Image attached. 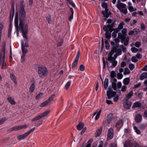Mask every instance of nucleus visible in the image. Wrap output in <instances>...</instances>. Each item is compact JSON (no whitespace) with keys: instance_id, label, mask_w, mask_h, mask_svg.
<instances>
[{"instance_id":"nucleus-1","label":"nucleus","mask_w":147,"mask_h":147,"mask_svg":"<svg viewBox=\"0 0 147 147\" xmlns=\"http://www.w3.org/2000/svg\"><path fill=\"white\" fill-rule=\"evenodd\" d=\"M122 54L121 50L120 49H117L113 47L111 49L107 55V60L112 63L111 65L107 62V65L108 67H115L117 64V61H115L117 56L120 55Z\"/></svg>"},{"instance_id":"nucleus-2","label":"nucleus","mask_w":147,"mask_h":147,"mask_svg":"<svg viewBox=\"0 0 147 147\" xmlns=\"http://www.w3.org/2000/svg\"><path fill=\"white\" fill-rule=\"evenodd\" d=\"M19 26L20 29L22 32L23 36L26 39V40L25 39L24 40V41H25V42L24 41L22 42L21 44L22 47H28V45L26 40L28 39V37L26 35V34L28 31V25L27 24H24L20 20Z\"/></svg>"},{"instance_id":"nucleus-3","label":"nucleus","mask_w":147,"mask_h":147,"mask_svg":"<svg viewBox=\"0 0 147 147\" xmlns=\"http://www.w3.org/2000/svg\"><path fill=\"white\" fill-rule=\"evenodd\" d=\"M127 30L126 28L123 29L122 31V33L119 32L118 34V38L121 39V41L123 43L124 45L126 46L128 45L129 40V37H126Z\"/></svg>"},{"instance_id":"nucleus-4","label":"nucleus","mask_w":147,"mask_h":147,"mask_svg":"<svg viewBox=\"0 0 147 147\" xmlns=\"http://www.w3.org/2000/svg\"><path fill=\"white\" fill-rule=\"evenodd\" d=\"M37 72L39 76L41 78H44L48 73L47 68L42 65L38 66Z\"/></svg>"},{"instance_id":"nucleus-5","label":"nucleus","mask_w":147,"mask_h":147,"mask_svg":"<svg viewBox=\"0 0 147 147\" xmlns=\"http://www.w3.org/2000/svg\"><path fill=\"white\" fill-rule=\"evenodd\" d=\"M117 3L116 6L117 8L121 13L124 14H126L127 13V9L126 7V5L121 3L120 1H118Z\"/></svg>"},{"instance_id":"nucleus-6","label":"nucleus","mask_w":147,"mask_h":147,"mask_svg":"<svg viewBox=\"0 0 147 147\" xmlns=\"http://www.w3.org/2000/svg\"><path fill=\"white\" fill-rule=\"evenodd\" d=\"M1 54L0 55V66L2 65V69H6V63H5V49L3 47L1 49Z\"/></svg>"},{"instance_id":"nucleus-7","label":"nucleus","mask_w":147,"mask_h":147,"mask_svg":"<svg viewBox=\"0 0 147 147\" xmlns=\"http://www.w3.org/2000/svg\"><path fill=\"white\" fill-rule=\"evenodd\" d=\"M50 111L47 110L42 113H40L37 116L32 119V121H35L44 117L47 116L50 113Z\"/></svg>"},{"instance_id":"nucleus-8","label":"nucleus","mask_w":147,"mask_h":147,"mask_svg":"<svg viewBox=\"0 0 147 147\" xmlns=\"http://www.w3.org/2000/svg\"><path fill=\"white\" fill-rule=\"evenodd\" d=\"M114 22L112 23L111 24H108L107 26H104L103 30L106 32H112L114 30L113 27L114 26Z\"/></svg>"},{"instance_id":"nucleus-9","label":"nucleus","mask_w":147,"mask_h":147,"mask_svg":"<svg viewBox=\"0 0 147 147\" xmlns=\"http://www.w3.org/2000/svg\"><path fill=\"white\" fill-rule=\"evenodd\" d=\"M27 127V126L26 125L14 126L11 128V131L19 130L23 128H26Z\"/></svg>"},{"instance_id":"nucleus-10","label":"nucleus","mask_w":147,"mask_h":147,"mask_svg":"<svg viewBox=\"0 0 147 147\" xmlns=\"http://www.w3.org/2000/svg\"><path fill=\"white\" fill-rule=\"evenodd\" d=\"M80 55V52L78 51L77 52L76 57L72 63V68H74L76 66L79 59Z\"/></svg>"},{"instance_id":"nucleus-11","label":"nucleus","mask_w":147,"mask_h":147,"mask_svg":"<svg viewBox=\"0 0 147 147\" xmlns=\"http://www.w3.org/2000/svg\"><path fill=\"white\" fill-rule=\"evenodd\" d=\"M113 135V129L112 128H110L108 130L107 139L109 140L111 139Z\"/></svg>"},{"instance_id":"nucleus-12","label":"nucleus","mask_w":147,"mask_h":147,"mask_svg":"<svg viewBox=\"0 0 147 147\" xmlns=\"http://www.w3.org/2000/svg\"><path fill=\"white\" fill-rule=\"evenodd\" d=\"M116 94V92L111 90L107 91V95L109 99L112 98Z\"/></svg>"},{"instance_id":"nucleus-13","label":"nucleus","mask_w":147,"mask_h":147,"mask_svg":"<svg viewBox=\"0 0 147 147\" xmlns=\"http://www.w3.org/2000/svg\"><path fill=\"white\" fill-rule=\"evenodd\" d=\"M20 16L21 17L24 19L25 16V12L24 11V8L23 6L21 7L19 11Z\"/></svg>"},{"instance_id":"nucleus-14","label":"nucleus","mask_w":147,"mask_h":147,"mask_svg":"<svg viewBox=\"0 0 147 147\" xmlns=\"http://www.w3.org/2000/svg\"><path fill=\"white\" fill-rule=\"evenodd\" d=\"M10 77L11 80L13 81L15 84L14 86L16 87L17 84V82L15 76L13 74L11 73L10 74Z\"/></svg>"},{"instance_id":"nucleus-15","label":"nucleus","mask_w":147,"mask_h":147,"mask_svg":"<svg viewBox=\"0 0 147 147\" xmlns=\"http://www.w3.org/2000/svg\"><path fill=\"white\" fill-rule=\"evenodd\" d=\"M131 105V102L127 100L124 103L123 106L125 108L127 109H129L130 108Z\"/></svg>"},{"instance_id":"nucleus-16","label":"nucleus","mask_w":147,"mask_h":147,"mask_svg":"<svg viewBox=\"0 0 147 147\" xmlns=\"http://www.w3.org/2000/svg\"><path fill=\"white\" fill-rule=\"evenodd\" d=\"M28 134L27 132L25 133L22 134V135H19L17 136V138L20 140L22 139H24L26 138L28 136Z\"/></svg>"},{"instance_id":"nucleus-17","label":"nucleus","mask_w":147,"mask_h":147,"mask_svg":"<svg viewBox=\"0 0 147 147\" xmlns=\"http://www.w3.org/2000/svg\"><path fill=\"white\" fill-rule=\"evenodd\" d=\"M14 7L12 6L11 7V11L10 13V20L11 21V20H13V17L14 16Z\"/></svg>"},{"instance_id":"nucleus-18","label":"nucleus","mask_w":147,"mask_h":147,"mask_svg":"<svg viewBox=\"0 0 147 147\" xmlns=\"http://www.w3.org/2000/svg\"><path fill=\"white\" fill-rule=\"evenodd\" d=\"M7 100L11 105H15L16 104V102L14 100V99L11 96H9L7 98Z\"/></svg>"},{"instance_id":"nucleus-19","label":"nucleus","mask_w":147,"mask_h":147,"mask_svg":"<svg viewBox=\"0 0 147 147\" xmlns=\"http://www.w3.org/2000/svg\"><path fill=\"white\" fill-rule=\"evenodd\" d=\"M135 120L138 123L140 122L142 120L141 115L139 114H137L135 117Z\"/></svg>"},{"instance_id":"nucleus-20","label":"nucleus","mask_w":147,"mask_h":147,"mask_svg":"<svg viewBox=\"0 0 147 147\" xmlns=\"http://www.w3.org/2000/svg\"><path fill=\"white\" fill-rule=\"evenodd\" d=\"M146 78H147V72L143 73L140 76V79L141 80H142Z\"/></svg>"},{"instance_id":"nucleus-21","label":"nucleus","mask_w":147,"mask_h":147,"mask_svg":"<svg viewBox=\"0 0 147 147\" xmlns=\"http://www.w3.org/2000/svg\"><path fill=\"white\" fill-rule=\"evenodd\" d=\"M133 144L131 143L129 140H127L125 141L124 145V147H132Z\"/></svg>"},{"instance_id":"nucleus-22","label":"nucleus","mask_w":147,"mask_h":147,"mask_svg":"<svg viewBox=\"0 0 147 147\" xmlns=\"http://www.w3.org/2000/svg\"><path fill=\"white\" fill-rule=\"evenodd\" d=\"M101 112V110H100L97 113L96 112H94L93 114V116H94L96 114V115L95 117V120H97L100 117V115Z\"/></svg>"},{"instance_id":"nucleus-23","label":"nucleus","mask_w":147,"mask_h":147,"mask_svg":"<svg viewBox=\"0 0 147 147\" xmlns=\"http://www.w3.org/2000/svg\"><path fill=\"white\" fill-rule=\"evenodd\" d=\"M141 106V104L139 102H136L134 103L132 106L133 109L138 107H140Z\"/></svg>"},{"instance_id":"nucleus-24","label":"nucleus","mask_w":147,"mask_h":147,"mask_svg":"<svg viewBox=\"0 0 147 147\" xmlns=\"http://www.w3.org/2000/svg\"><path fill=\"white\" fill-rule=\"evenodd\" d=\"M102 127H101L100 129H98L95 133V136L97 137L99 136L101 134L102 130Z\"/></svg>"},{"instance_id":"nucleus-25","label":"nucleus","mask_w":147,"mask_h":147,"mask_svg":"<svg viewBox=\"0 0 147 147\" xmlns=\"http://www.w3.org/2000/svg\"><path fill=\"white\" fill-rule=\"evenodd\" d=\"M133 92L132 91H131L128 94L126 95V98L127 99H129L131 98L133 94Z\"/></svg>"},{"instance_id":"nucleus-26","label":"nucleus","mask_w":147,"mask_h":147,"mask_svg":"<svg viewBox=\"0 0 147 147\" xmlns=\"http://www.w3.org/2000/svg\"><path fill=\"white\" fill-rule=\"evenodd\" d=\"M84 127V124L82 122H80L77 126V129L78 130H80L83 128Z\"/></svg>"},{"instance_id":"nucleus-27","label":"nucleus","mask_w":147,"mask_h":147,"mask_svg":"<svg viewBox=\"0 0 147 147\" xmlns=\"http://www.w3.org/2000/svg\"><path fill=\"white\" fill-rule=\"evenodd\" d=\"M130 82V79L129 78H127L123 80V82L125 85H127Z\"/></svg>"},{"instance_id":"nucleus-28","label":"nucleus","mask_w":147,"mask_h":147,"mask_svg":"<svg viewBox=\"0 0 147 147\" xmlns=\"http://www.w3.org/2000/svg\"><path fill=\"white\" fill-rule=\"evenodd\" d=\"M108 80L107 78H106L104 82V87L105 89H107L108 86Z\"/></svg>"},{"instance_id":"nucleus-29","label":"nucleus","mask_w":147,"mask_h":147,"mask_svg":"<svg viewBox=\"0 0 147 147\" xmlns=\"http://www.w3.org/2000/svg\"><path fill=\"white\" fill-rule=\"evenodd\" d=\"M111 32H106L105 33V37L108 40H109L111 37Z\"/></svg>"},{"instance_id":"nucleus-30","label":"nucleus","mask_w":147,"mask_h":147,"mask_svg":"<svg viewBox=\"0 0 147 147\" xmlns=\"http://www.w3.org/2000/svg\"><path fill=\"white\" fill-rule=\"evenodd\" d=\"M128 4L129 5H130L129 6L128 8V9L129 11H130L131 12H132L133 11H136V8H134V7L132 6H131V4L130 3H129Z\"/></svg>"},{"instance_id":"nucleus-31","label":"nucleus","mask_w":147,"mask_h":147,"mask_svg":"<svg viewBox=\"0 0 147 147\" xmlns=\"http://www.w3.org/2000/svg\"><path fill=\"white\" fill-rule=\"evenodd\" d=\"M35 89V86L34 84H32L30 88L29 92H33Z\"/></svg>"},{"instance_id":"nucleus-32","label":"nucleus","mask_w":147,"mask_h":147,"mask_svg":"<svg viewBox=\"0 0 147 147\" xmlns=\"http://www.w3.org/2000/svg\"><path fill=\"white\" fill-rule=\"evenodd\" d=\"M49 102L48 100L44 101L42 103L40 106V107H43L47 105Z\"/></svg>"},{"instance_id":"nucleus-33","label":"nucleus","mask_w":147,"mask_h":147,"mask_svg":"<svg viewBox=\"0 0 147 147\" xmlns=\"http://www.w3.org/2000/svg\"><path fill=\"white\" fill-rule=\"evenodd\" d=\"M105 47L106 49L107 50H108L109 49L110 47V45L109 43L108 40L106 39L105 40Z\"/></svg>"},{"instance_id":"nucleus-34","label":"nucleus","mask_w":147,"mask_h":147,"mask_svg":"<svg viewBox=\"0 0 147 147\" xmlns=\"http://www.w3.org/2000/svg\"><path fill=\"white\" fill-rule=\"evenodd\" d=\"M124 24L123 22H121L118 25L117 28V30H120L122 29L123 28V26Z\"/></svg>"},{"instance_id":"nucleus-35","label":"nucleus","mask_w":147,"mask_h":147,"mask_svg":"<svg viewBox=\"0 0 147 147\" xmlns=\"http://www.w3.org/2000/svg\"><path fill=\"white\" fill-rule=\"evenodd\" d=\"M134 129L137 134H141V131L136 127H134Z\"/></svg>"},{"instance_id":"nucleus-36","label":"nucleus","mask_w":147,"mask_h":147,"mask_svg":"<svg viewBox=\"0 0 147 147\" xmlns=\"http://www.w3.org/2000/svg\"><path fill=\"white\" fill-rule=\"evenodd\" d=\"M22 49L23 54H25L28 52V51L27 49L25 48V47H22Z\"/></svg>"},{"instance_id":"nucleus-37","label":"nucleus","mask_w":147,"mask_h":147,"mask_svg":"<svg viewBox=\"0 0 147 147\" xmlns=\"http://www.w3.org/2000/svg\"><path fill=\"white\" fill-rule=\"evenodd\" d=\"M71 81H69L68 82L65 84V88L67 90L68 88H69V87L70 86L71 84Z\"/></svg>"},{"instance_id":"nucleus-38","label":"nucleus","mask_w":147,"mask_h":147,"mask_svg":"<svg viewBox=\"0 0 147 147\" xmlns=\"http://www.w3.org/2000/svg\"><path fill=\"white\" fill-rule=\"evenodd\" d=\"M18 16L16 17L15 19V26L17 28L18 27Z\"/></svg>"},{"instance_id":"nucleus-39","label":"nucleus","mask_w":147,"mask_h":147,"mask_svg":"<svg viewBox=\"0 0 147 147\" xmlns=\"http://www.w3.org/2000/svg\"><path fill=\"white\" fill-rule=\"evenodd\" d=\"M130 73V71L127 68H126L125 69V71L123 73L124 75L128 74Z\"/></svg>"},{"instance_id":"nucleus-40","label":"nucleus","mask_w":147,"mask_h":147,"mask_svg":"<svg viewBox=\"0 0 147 147\" xmlns=\"http://www.w3.org/2000/svg\"><path fill=\"white\" fill-rule=\"evenodd\" d=\"M3 28V25L2 23H0V37L1 36V34L2 31V29Z\"/></svg>"},{"instance_id":"nucleus-41","label":"nucleus","mask_w":147,"mask_h":147,"mask_svg":"<svg viewBox=\"0 0 147 147\" xmlns=\"http://www.w3.org/2000/svg\"><path fill=\"white\" fill-rule=\"evenodd\" d=\"M43 95V93H41L38 94L36 97V99H38L41 98Z\"/></svg>"},{"instance_id":"nucleus-42","label":"nucleus","mask_w":147,"mask_h":147,"mask_svg":"<svg viewBox=\"0 0 147 147\" xmlns=\"http://www.w3.org/2000/svg\"><path fill=\"white\" fill-rule=\"evenodd\" d=\"M102 14L105 17L107 18L109 16V15L108 13V12H105L104 11H102Z\"/></svg>"},{"instance_id":"nucleus-43","label":"nucleus","mask_w":147,"mask_h":147,"mask_svg":"<svg viewBox=\"0 0 147 147\" xmlns=\"http://www.w3.org/2000/svg\"><path fill=\"white\" fill-rule=\"evenodd\" d=\"M116 76V74L115 72L113 71H112L111 73L110 74V77L112 79L113 78L115 77Z\"/></svg>"},{"instance_id":"nucleus-44","label":"nucleus","mask_w":147,"mask_h":147,"mask_svg":"<svg viewBox=\"0 0 147 147\" xmlns=\"http://www.w3.org/2000/svg\"><path fill=\"white\" fill-rule=\"evenodd\" d=\"M55 97V95L53 94L47 100H48L50 102V101H52Z\"/></svg>"},{"instance_id":"nucleus-45","label":"nucleus","mask_w":147,"mask_h":147,"mask_svg":"<svg viewBox=\"0 0 147 147\" xmlns=\"http://www.w3.org/2000/svg\"><path fill=\"white\" fill-rule=\"evenodd\" d=\"M131 50L133 53H135L137 52L138 50L135 47H133L131 48Z\"/></svg>"},{"instance_id":"nucleus-46","label":"nucleus","mask_w":147,"mask_h":147,"mask_svg":"<svg viewBox=\"0 0 147 147\" xmlns=\"http://www.w3.org/2000/svg\"><path fill=\"white\" fill-rule=\"evenodd\" d=\"M129 67L130 70H132L135 67L134 65L132 63L130 64L129 65Z\"/></svg>"},{"instance_id":"nucleus-47","label":"nucleus","mask_w":147,"mask_h":147,"mask_svg":"<svg viewBox=\"0 0 147 147\" xmlns=\"http://www.w3.org/2000/svg\"><path fill=\"white\" fill-rule=\"evenodd\" d=\"M46 19L47 20L49 24H50L51 23V16L50 15H49L46 17Z\"/></svg>"},{"instance_id":"nucleus-48","label":"nucleus","mask_w":147,"mask_h":147,"mask_svg":"<svg viewBox=\"0 0 147 147\" xmlns=\"http://www.w3.org/2000/svg\"><path fill=\"white\" fill-rule=\"evenodd\" d=\"M112 86L114 90H116V83L115 82H113L112 83Z\"/></svg>"},{"instance_id":"nucleus-49","label":"nucleus","mask_w":147,"mask_h":147,"mask_svg":"<svg viewBox=\"0 0 147 147\" xmlns=\"http://www.w3.org/2000/svg\"><path fill=\"white\" fill-rule=\"evenodd\" d=\"M85 69L84 67L82 64H81L79 67V69L80 70L82 71H83Z\"/></svg>"},{"instance_id":"nucleus-50","label":"nucleus","mask_w":147,"mask_h":147,"mask_svg":"<svg viewBox=\"0 0 147 147\" xmlns=\"http://www.w3.org/2000/svg\"><path fill=\"white\" fill-rule=\"evenodd\" d=\"M114 96L113 100L115 102H117L119 98V96L118 95H115Z\"/></svg>"},{"instance_id":"nucleus-51","label":"nucleus","mask_w":147,"mask_h":147,"mask_svg":"<svg viewBox=\"0 0 147 147\" xmlns=\"http://www.w3.org/2000/svg\"><path fill=\"white\" fill-rule=\"evenodd\" d=\"M141 43L140 42H136L135 44V46L137 47H139L141 45Z\"/></svg>"},{"instance_id":"nucleus-52","label":"nucleus","mask_w":147,"mask_h":147,"mask_svg":"<svg viewBox=\"0 0 147 147\" xmlns=\"http://www.w3.org/2000/svg\"><path fill=\"white\" fill-rule=\"evenodd\" d=\"M102 7L104 8H107V3L103 2L102 4Z\"/></svg>"},{"instance_id":"nucleus-53","label":"nucleus","mask_w":147,"mask_h":147,"mask_svg":"<svg viewBox=\"0 0 147 147\" xmlns=\"http://www.w3.org/2000/svg\"><path fill=\"white\" fill-rule=\"evenodd\" d=\"M118 30L117 29H116V32H113L112 34V36H113L114 37H116L117 36V33L118 32Z\"/></svg>"},{"instance_id":"nucleus-54","label":"nucleus","mask_w":147,"mask_h":147,"mask_svg":"<svg viewBox=\"0 0 147 147\" xmlns=\"http://www.w3.org/2000/svg\"><path fill=\"white\" fill-rule=\"evenodd\" d=\"M6 120V118H3L0 120V125L2 124Z\"/></svg>"},{"instance_id":"nucleus-55","label":"nucleus","mask_w":147,"mask_h":147,"mask_svg":"<svg viewBox=\"0 0 147 147\" xmlns=\"http://www.w3.org/2000/svg\"><path fill=\"white\" fill-rule=\"evenodd\" d=\"M120 47L121 49L123 52H125L126 51V48L124 47L123 45H121Z\"/></svg>"},{"instance_id":"nucleus-56","label":"nucleus","mask_w":147,"mask_h":147,"mask_svg":"<svg viewBox=\"0 0 147 147\" xmlns=\"http://www.w3.org/2000/svg\"><path fill=\"white\" fill-rule=\"evenodd\" d=\"M123 76L122 74L120 73H118L117 74V78L119 79H121L123 77Z\"/></svg>"},{"instance_id":"nucleus-57","label":"nucleus","mask_w":147,"mask_h":147,"mask_svg":"<svg viewBox=\"0 0 147 147\" xmlns=\"http://www.w3.org/2000/svg\"><path fill=\"white\" fill-rule=\"evenodd\" d=\"M136 29H134L132 30L129 31L128 33V34L129 35H132L134 33L135 31L136 30Z\"/></svg>"},{"instance_id":"nucleus-58","label":"nucleus","mask_w":147,"mask_h":147,"mask_svg":"<svg viewBox=\"0 0 147 147\" xmlns=\"http://www.w3.org/2000/svg\"><path fill=\"white\" fill-rule=\"evenodd\" d=\"M131 61L133 62H136L138 61V60L135 56H133L132 58Z\"/></svg>"},{"instance_id":"nucleus-59","label":"nucleus","mask_w":147,"mask_h":147,"mask_svg":"<svg viewBox=\"0 0 147 147\" xmlns=\"http://www.w3.org/2000/svg\"><path fill=\"white\" fill-rule=\"evenodd\" d=\"M25 54H23L21 56V62H23L25 60Z\"/></svg>"},{"instance_id":"nucleus-60","label":"nucleus","mask_w":147,"mask_h":147,"mask_svg":"<svg viewBox=\"0 0 147 147\" xmlns=\"http://www.w3.org/2000/svg\"><path fill=\"white\" fill-rule=\"evenodd\" d=\"M126 65V63L124 61H122L121 64V67H124Z\"/></svg>"},{"instance_id":"nucleus-61","label":"nucleus","mask_w":147,"mask_h":147,"mask_svg":"<svg viewBox=\"0 0 147 147\" xmlns=\"http://www.w3.org/2000/svg\"><path fill=\"white\" fill-rule=\"evenodd\" d=\"M141 28L142 30H144L145 29V26L144 24L142 23L141 24Z\"/></svg>"},{"instance_id":"nucleus-62","label":"nucleus","mask_w":147,"mask_h":147,"mask_svg":"<svg viewBox=\"0 0 147 147\" xmlns=\"http://www.w3.org/2000/svg\"><path fill=\"white\" fill-rule=\"evenodd\" d=\"M126 87L125 86H123L121 89V91L123 92L125 91L126 90Z\"/></svg>"},{"instance_id":"nucleus-63","label":"nucleus","mask_w":147,"mask_h":147,"mask_svg":"<svg viewBox=\"0 0 147 147\" xmlns=\"http://www.w3.org/2000/svg\"><path fill=\"white\" fill-rule=\"evenodd\" d=\"M132 147H141V146L138 144L135 143L133 144Z\"/></svg>"},{"instance_id":"nucleus-64","label":"nucleus","mask_w":147,"mask_h":147,"mask_svg":"<svg viewBox=\"0 0 147 147\" xmlns=\"http://www.w3.org/2000/svg\"><path fill=\"white\" fill-rule=\"evenodd\" d=\"M137 22V21L135 20H133L132 22L130 24V25L131 26H133V25Z\"/></svg>"}]
</instances>
